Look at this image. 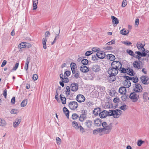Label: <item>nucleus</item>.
Wrapping results in <instances>:
<instances>
[{
    "label": "nucleus",
    "mask_w": 149,
    "mask_h": 149,
    "mask_svg": "<svg viewBox=\"0 0 149 149\" xmlns=\"http://www.w3.org/2000/svg\"><path fill=\"white\" fill-rule=\"evenodd\" d=\"M122 111L119 109L110 110L107 111L104 110L99 113V116L101 118H104L107 116H113L114 118H119L122 113Z\"/></svg>",
    "instance_id": "f257e3e1"
},
{
    "label": "nucleus",
    "mask_w": 149,
    "mask_h": 149,
    "mask_svg": "<svg viewBox=\"0 0 149 149\" xmlns=\"http://www.w3.org/2000/svg\"><path fill=\"white\" fill-rule=\"evenodd\" d=\"M102 126L103 127L104 133L105 134H109L113 128V125L111 123L108 124L105 122L102 123Z\"/></svg>",
    "instance_id": "f03ea898"
},
{
    "label": "nucleus",
    "mask_w": 149,
    "mask_h": 149,
    "mask_svg": "<svg viewBox=\"0 0 149 149\" xmlns=\"http://www.w3.org/2000/svg\"><path fill=\"white\" fill-rule=\"evenodd\" d=\"M122 64L118 61H113L111 63V67L116 69L117 70H119L122 67Z\"/></svg>",
    "instance_id": "7ed1b4c3"
},
{
    "label": "nucleus",
    "mask_w": 149,
    "mask_h": 149,
    "mask_svg": "<svg viewBox=\"0 0 149 149\" xmlns=\"http://www.w3.org/2000/svg\"><path fill=\"white\" fill-rule=\"evenodd\" d=\"M139 95L136 92L131 93L129 96V97L133 102H136L139 98Z\"/></svg>",
    "instance_id": "20e7f679"
},
{
    "label": "nucleus",
    "mask_w": 149,
    "mask_h": 149,
    "mask_svg": "<svg viewBox=\"0 0 149 149\" xmlns=\"http://www.w3.org/2000/svg\"><path fill=\"white\" fill-rule=\"evenodd\" d=\"M118 72V70L113 67L109 68L108 70V72L109 75H116Z\"/></svg>",
    "instance_id": "39448f33"
},
{
    "label": "nucleus",
    "mask_w": 149,
    "mask_h": 149,
    "mask_svg": "<svg viewBox=\"0 0 149 149\" xmlns=\"http://www.w3.org/2000/svg\"><path fill=\"white\" fill-rule=\"evenodd\" d=\"M68 106L71 109L75 110L78 107V104L76 102L72 101L69 103Z\"/></svg>",
    "instance_id": "423d86ee"
},
{
    "label": "nucleus",
    "mask_w": 149,
    "mask_h": 149,
    "mask_svg": "<svg viewBox=\"0 0 149 149\" xmlns=\"http://www.w3.org/2000/svg\"><path fill=\"white\" fill-rule=\"evenodd\" d=\"M135 87L134 88L133 90L135 92H141L143 89L141 86L139 84H135Z\"/></svg>",
    "instance_id": "0eeeda50"
},
{
    "label": "nucleus",
    "mask_w": 149,
    "mask_h": 149,
    "mask_svg": "<svg viewBox=\"0 0 149 149\" xmlns=\"http://www.w3.org/2000/svg\"><path fill=\"white\" fill-rule=\"evenodd\" d=\"M76 99L78 102H82L85 101V97L83 95L79 94L77 96Z\"/></svg>",
    "instance_id": "6e6552de"
},
{
    "label": "nucleus",
    "mask_w": 149,
    "mask_h": 149,
    "mask_svg": "<svg viewBox=\"0 0 149 149\" xmlns=\"http://www.w3.org/2000/svg\"><path fill=\"white\" fill-rule=\"evenodd\" d=\"M79 85L77 83H72L70 86V88L72 91L76 92L78 89Z\"/></svg>",
    "instance_id": "1a4fd4ad"
},
{
    "label": "nucleus",
    "mask_w": 149,
    "mask_h": 149,
    "mask_svg": "<svg viewBox=\"0 0 149 149\" xmlns=\"http://www.w3.org/2000/svg\"><path fill=\"white\" fill-rule=\"evenodd\" d=\"M96 55L97 57L100 59H103L105 57V54L102 51L97 52Z\"/></svg>",
    "instance_id": "9d476101"
},
{
    "label": "nucleus",
    "mask_w": 149,
    "mask_h": 149,
    "mask_svg": "<svg viewBox=\"0 0 149 149\" xmlns=\"http://www.w3.org/2000/svg\"><path fill=\"white\" fill-rule=\"evenodd\" d=\"M111 18L112 20L113 26H116L119 23V20L118 19L113 16H111Z\"/></svg>",
    "instance_id": "9b49d317"
},
{
    "label": "nucleus",
    "mask_w": 149,
    "mask_h": 149,
    "mask_svg": "<svg viewBox=\"0 0 149 149\" xmlns=\"http://www.w3.org/2000/svg\"><path fill=\"white\" fill-rule=\"evenodd\" d=\"M91 68V69L95 72H98L100 70V66L97 64L93 65Z\"/></svg>",
    "instance_id": "f8f14e48"
},
{
    "label": "nucleus",
    "mask_w": 149,
    "mask_h": 149,
    "mask_svg": "<svg viewBox=\"0 0 149 149\" xmlns=\"http://www.w3.org/2000/svg\"><path fill=\"white\" fill-rule=\"evenodd\" d=\"M21 121V118H17L15 121V122H13V125L14 127H16L18 125H19Z\"/></svg>",
    "instance_id": "ddd939ff"
},
{
    "label": "nucleus",
    "mask_w": 149,
    "mask_h": 149,
    "mask_svg": "<svg viewBox=\"0 0 149 149\" xmlns=\"http://www.w3.org/2000/svg\"><path fill=\"white\" fill-rule=\"evenodd\" d=\"M94 125L95 126L99 127L102 125L101 120L100 119H96L94 121Z\"/></svg>",
    "instance_id": "4468645a"
},
{
    "label": "nucleus",
    "mask_w": 149,
    "mask_h": 149,
    "mask_svg": "<svg viewBox=\"0 0 149 149\" xmlns=\"http://www.w3.org/2000/svg\"><path fill=\"white\" fill-rule=\"evenodd\" d=\"M80 70L83 72H86L89 71V70L86 66L82 65L80 67Z\"/></svg>",
    "instance_id": "2eb2a0df"
},
{
    "label": "nucleus",
    "mask_w": 149,
    "mask_h": 149,
    "mask_svg": "<svg viewBox=\"0 0 149 149\" xmlns=\"http://www.w3.org/2000/svg\"><path fill=\"white\" fill-rule=\"evenodd\" d=\"M119 92L121 94L125 95L126 93V89L125 87H120L119 90Z\"/></svg>",
    "instance_id": "dca6fc26"
},
{
    "label": "nucleus",
    "mask_w": 149,
    "mask_h": 149,
    "mask_svg": "<svg viewBox=\"0 0 149 149\" xmlns=\"http://www.w3.org/2000/svg\"><path fill=\"white\" fill-rule=\"evenodd\" d=\"M72 72V73L74 74V77L77 79L79 77L80 74L79 71L77 70H74Z\"/></svg>",
    "instance_id": "f3484780"
},
{
    "label": "nucleus",
    "mask_w": 149,
    "mask_h": 149,
    "mask_svg": "<svg viewBox=\"0 0 149 149\" xmlns=\"http://www.w3.org/2000/svg\"><path fill=\"white\" fill-rule=\"evenodd\" d=\"M124 85L125 88H128L131 85V83L130 81L125 80L124 81Z\"/></svg>",
    "instance_id": "a211bd4d"
},
{
    "label": "nucleus",
    "mask_w": 149,
    "mask_h": 149,
    "mask_svg": "<svg viewBox=\"0 0 149 149\" xmlns=\"http://www.w3.org/2000/svg\"><path fill=\"white\" fill-rule=\"evenodd\" d=\"M133 66L134 68L138 69L141 68L140 63L138 62L137 61H135L134 62Z\"/></svg>",
    "instance_id": "6ab92c4d"
},
{
    "label": "nucleus",
    "mask_w": 149,
    "mask_h": 149,
    "mask_svg": "<svg viewBox=\"0 0 149 149\" xmlns=\"http://www.w3.org/2000/svg\"><path fill=\"white\" fill-rule=\"evenodd\" d=\"M107 58L110 61H113L115 59V56L111 54H108L107 55Z\"/></svg>",
    "instance_id": "aec40b11"
},
{
    "label": "nucleus",
    "mask_w": 149,
    "mask_h": 149,
    "mask_svg": "<svg viewBox=\"0 0 149 149\" xmlns=\"http://www.w3.org/2000/svg\"><path fill=\"white\" fill-rule=\"evenodd\" d=\"M84 112L80 116L79 118V120L81 122L83 121L86 118V115L85 114Z\"/></svg>",
    "instance_id": "412c9836"
},
{
    "label": "nucleus",
    "mask_w": 149,
    "mask_h": 149,
    "mask_svg": "<svg viewBox=\"0 0 149 149\" xmlns=\"http://www.w3.org/2000/svg\"><path fill=\"white\" fill-rule=\"evenodd\" d=\"M6 121L3 119L0 118V126L4 127L6 125Z\"/></svg>",
    "instance_id": "4be33fe9"
},
{
    "label": "nucleus",
    "mask_w": 149,
    "mask_h": 149,
    "mask_svg": "<svg viewBox=\"0 0 149 149\" xmlns=\"http://www.w3.org/2000/svg\"><path fill=\"white\" fill-rule=\"evenodd\" d=\"M147 77L146 76H142L141 77V80L142 83L144 84H147Z\"/></svg>",
    "instance_id": "5701e85b"
},
{
    "label": "nucleus",
    "mask_w": 149,
    "mask_h": 149,
    "mask_svg": "<svg viewBox=\"0 0 149 149\" xmlns=\"http://www.w3.org/2000/svg\"><path fill=\"white\" fill-rule=\"evenodd\" d=\"M92 122L89 120L86 121L85 123V125L88 128H90L92 125Z\"/></svg>",
    "instance_id": "b1692460"
},
{
    "label": "nucleus",
    "mask_w": 149,
    "mask_h": 149,
    "mask_svg": "<svg viewBox=\"0 0 149 149\" xmlns=\"http://www.w3.org/2000/svg\"><path fill=\"white\" fill-rule=\"evenodd\" d=\"M100 111V108H96L94 109L93 111V114L95 116H97L99 113V111Z\"/></svg>",
    "instance_id": "393cba45"
},
{
    "label": "nucleus",
    "mask_w": 149,
    "mask_h": 149,
    "mask_svg": "<svg viewBox=\"0 0 149 149\" xmlns=\"http://www.w3.org/2000/svg\"><path fill=\"white\" fill-rule=\"evenodd\" d=\"M63 111L64 113L65 114L67 117L69 118V111L68 109L65 107H64L63 108Z\"/></svg>",
    "instance_id": "a878e982"
},
{
    "label": "nucleus",
    "mask_w": 149,
    "mask_h": 149,
    "mask_svg": "<svg viewBox=\"0 0 149 149\" xmlns=\"http://www.w3.org/2000/svg\"><path fill=\"white\" fill-rule=\"evenodd\" d=\"M63 95L61 94L60 95V98L62 101V103L63 104H65L66 103V99L65 97H63Z\"/></svg>",
    "instance_id": "bb28decb"
},
{
    "label": "nucleus",
    "mask_w": 149,
    "mask_h": 149,
    "mask_svg": "<svg viewBox=\"0 0 149 149\" xmlns=\"http://www.w3.org/2000/svg\"><path fill=\"white\" fill-rule=\"evenodd\" d=\"M38 3V0H33V10H35L37 8V5Z\"/></svg>",
    "instance_id": "cd10ccee"
},
{
    "label": "nucleus",
    "mask_w": 149,
    "mask_h": 149,
    "mask_svg": "<svg viewBox=\"0 0 149 149\" xmlns=\"http://www.w3.org/2000/svg\"><path fill=\"white\" fill-rule=\"evenodd\" d=\"M136 46L139 49H143L142 50V51L145 50V49L143 47L144 46H143L141 43H137Z\"/></svg>",
    "instance_id": "c85d7f7f"
},
{
    "label": "nucleus",
    "mask_w": 149,
    "mask_h": 149,
    "mask_svg": "<svg viewBox=\"0 0 149 149\" xmlns=\"http://www.w3.org/2000/svg\"><path fill=\"white\" fill-rule=\"evenodd\" d=\"M128 71H127V74L130 76H134V73L132 69L128 68Z\"/></svg>",
    "instance_id": "c756f323"
},
{
    "label": "nucleus",
    "mask_w": 149,
    "mask_h": 149,
    "mask_svg": "<svg viewBox=\"0 0 149 149\" xmlns=\"http://www.w3.org/2000/svg\"><path fill=\"white\" fill-rule=\"evenodd\" d=\"M70 67L72 72L76 70V65L74 63H72L70 64Z\"/></svg>",
    "instance_id": "7c9ffc66"
},
{
    "label": "nucleus",
    "mask_w": 149,
    "mask_h": 149,
    "mask_svg": "<svg viewBox=\"0 0 149 149\" xmlns=\"http://www.w3.org/2000/svg\"><path fill=\"white\" fill-rule=\"evenodd\" d=\"M73 127L76 129L78 130L79 129V126L78 123L75 121H73L72 123Z\"/></svg>",
    "instance_id": "2f4dec72"
},
{
    "label": "nucleus",
    "mask_w": 149,
    "mask_h": 149,
    "mask_svg": "<svg viewBox=\"0 0 149 149\" xmlns=\"http://www.w3.org/2000/svg\"><path fill=\"white\" fill-rule=\"evenodd\" d=\"M128 68H127L126 69L124 68H121L119 70L120 71V72L122 73H127V71H128Z\"/></svg>",
    "instance_id": "473e14b6"
},
{
    "label": "nucleus",
    "mask_w": 149,
    "mask_h": 149,
    "mask_svg": "<svg viewBox=\"0 0 149 149\" xmlns=\"http://www.w3.org/2000/svg\"><path fill=\"white\" fill-rule=\"evenodd\" d=\"M129 32V31H128L127 32V31L124 29H122L120 31V33L124 35H125L128 34Z\"/></svg>",
    "instance_id": "72a5a7b5"
},
{
    "label": "nucleus",
    "mask_w": 149,
    "mask_h": 149,
    "mask_svg": "<svg viewBox=\"0 0 149 149\" xmlns=\"http://www.w3.org/2000/svg\"><path fill=\"white\" fill-rule=\"evenodd\" d=\"M42 41L43 47L44 49H46L47 48L46 45L47 39L46 38H43L42 39Z\"/></svg>",
    "instance_id": "f704fd0d"
},
{
    "label": "nucleus",
    "mask_w": 149,
    "mask_h": 149,
    "mask_svg": "<svg viewBox=\"0 0 149 149\" xmlns=\"http://www.w3.org/2000/svg\"><path fill=\"white\" fill-rule=\"evenodd\" d=\"M27 103V99H25L23 100L21 104V106L22 107H24L25 106Z\"/></svg>",
    "instance_id": "c9c22d12"
},
{
    "label": "nucleus",
    "mask_w": 149,
    "mask_h": 149,
    "mask_svg": "<svg viewBox=\"0 0 149 149\" xmlns=\"http://www.w3.org/2000/svg\"><path fill=\"white\" fill-rule=\"evenodd\" d=\"M116 75L111 76L110 75L109 77L110 78L109 79L110 82H113L115 80L116 78L115 77Z\"/></svg>",
    "instance_id": "e433bc0d"
},
{
    "label": "nucleus",
    "mask_w": 149,
    "mask_h": 149,
    "mask_svg": "<svg viewBox=\"0 0 149 149\" xmlns=\"http://www.w3.org/2000/svg\"><path fill=\"white\" fill-rule=\"evenodd\" d=\"M25 42H23L20 43L19 45V48L20 49L26 48H25Z\"/></svg>",
    "instance_id": "4c0bfd02"
},
{
    "label": "nucleus",
    "mask_w": 149,
    "mask_h": 149,
    "mask_svg": "<svg viewBox=\"0 0 149 149\" xmlns=\"http://www.w3.org/2000/svg\"><path fill=\"white\" fill-rule=\"evenodd\" d=\"M127 52L130 55L134 57V53L131 50L127 49L126 50Z\"/></svg>",
    "instance_id": "58836bf2"
},
{
    "label": "nucleus",
    "mask_w": 149,
    "mask_h": 149,
    "mask_svg": "<svg viewBox=\"0 0 149 149\" xmlns=\"http://www.w3.org/2000/svg\"><path fill=\"white\" fill-rule=\"evenodd\" d=\"M65 94L67 95H68L70 94V89L69 86H67L66 87Z\"/></svg>",
    "instance_id": "ea45409f"
},
{
    "label": "nucleus",
    "mask_w": 149,
    "mask_h": 149,
    "mask_svg": "<svg viewBox=\"0 0 149 149\" xmlns=\"http://www.w3.org/2000/svg\"><path fill=\"white\" fill-rule=\"evenodd\" d=\"M81 63L83 65H86L88 64V61L87 59H84L83 60H81Z\"/></svg>",
    "instance_id": "a19ab883"
},
{
    "label": "nucleus",
    "mask_w": 149,
    "mask_h": 149,
    "mask_svg": "<svg viewBox=\"0 0 149 149\" xmlns=\"http://www.w3.org/2000/svg\"><path fill=\"white\" fill-rule=\"evenodd\" d=\"M98 58L97 57L96 54L92 55V59L94 61L96 60H97Z\"/></svg>",
    "instance_id": "79ce46f5"
},
{
    "label": "nucleus",
    "mask_w": 149,
    "mask_h": 149,
    "mask_svg": "<svg viewBox=\"0 0 149 149\" xmlns=\"http://www.w3.org/2000/svg\"><path fill=\"white\" fill-rule=\"evenodd\" d=\"M62 81L65 83H67L69 81V80L67 77L64 76L63 79Z\"/></svg>",
    "instance_id": "37998d69"
},
{
    "label": "nucleus",
    "mask_w": 149,
    "mask_h": 149,
    "mask_svg": "<svg viewBox=\"0 0 149 149\" xmlns=\"http://www.w3.org/2000/svg\"><path fill=\"white\" fill-rule=\"evenodd\" d=\"M19 63H17L15 66H14L12 69V71H15V70H16L17 69V68L18 67V66H19Z\"/></svg>",
    "instance_id": "c03bdc74"
},
{
    "label": "nucleus",
    "mask_w": 149,
    "mask_h": 149,
    "mask_svg": "<svg viewBox=\"0 0 149 149\" xmlns=\"http://www.w3.org/2000/svg\"><path fill=\"white\" fill-rule=\"evenodd\" d=\"M144 142V141H143L141 140H139L138 141L137 143V145L139 146H141L142 144H143V143Z\"/></svg>",
    "instance_id": "a18cd8bd"
},
{
    "label": "nucleus",
    "mask_w": 149,
    "mask_h": 149,
    "mask_svg": "<svg viewBox=\"0 0 149 149\" xmlns=\"http://www.w3.org/2000/svg\"><path fill=\"white\" fill-rule=\"evenodd\" d=\"M78 117V115L76 113H74L72 115V118L73 120L76 119Z\"/></svg>",
    "instance_id": "49530a36"
},
{
    "label": "nucleus",
    "mask_w": 149,
    "mask_h": 149,
    "mask_svg": "<svg viewBox=\"0 0 149 149\" xmlns=\"http://www.w3.org/2000/svg\"><path fill=\"white\" fill-rule=\"evenodd\" d=\"M98 90L101 92L104 91L105 90V88L103 86H99L98 88Z\"/></svg>",
    "instance_id": "de8ad7c7"
},
{
    "label": "nucleus",
    "mask_w": 149,
    "mask_h": 149,
    "mask_svg": "<svg viewBox=\"0 0 149 149\" xmlns=\"http://www.w3.org/2000/svg\"><path fill=\"white\" fill-rule=\"evenodd\" d=\"M127 4V1L126 0H123V1L122 6L123 7H125Z\"/></svg>",
    "instance_id": "09e8293b"
},
{
    "label": "nucleus",
    "mask_w": 149,
    "mask_h": 149,
    "mask_svg": "<svg viewBox=\"0 0 149 149\" xmlns=\"http://www.w3.org/2000/svg\"><path fill=\"white\" fill-rule=\"evenodd\" d=\"M138 79L137 77H136L135 78L134 77H132V81L134 83H136L138 82Z\"/></svg>",
    "instance_id": "8fccbe9b"
},
{
    "label": "nucleus",
    "mask_w": 149,
    "mask_h": 149,
    "mask_svg": "<svg viewBox=\"0 0 149 149\" xmlns=\"http://www.w3.org/2000/svg\"><path fill=\"white\" fill-rule=\"evenodd\" d=\"M119 98L118 97H116L114 98L113 99V101L115 103H118L119 101Z\"/></svg>",
    "instance_id": "3c124183"
},
{
    "label": "nucleus",
    "mask_w": 149,
    "mask_h": 149,
    "mask_svg": "<svg viewBox=\"0 0 149 149\" xmlns=\"http://www.w3.org/2000/svg\"><path fill=\"white\" fill-rule=\"evenodd\" d=\"M17 112V109H13L10 111V113L12 114H15Z\"/></svg>",
    "instance_id": "603ef678"
},
{
    "label": "nucleus",
    "mask_w": 149,
    "mask_h": 149,
    "mask_svg": "<svg viewBox=\"0 0 149 149\" xmlns=\"http://www.w3.org/2000/svg\"><path fill=\"white\" fill-rule=\"evenodd\" d=\"M123 43L127 46L130 45L132 44V43L131 42H129V41H124L123 42Z\"/></svg>",
    "instance_id": "864d4df0"
},
{
    "label": "nucleus",
    "mask_w": 149,
    "mask_h": 149,
    "mask_svg": "<svg viewBox=\"0 0 149 149\" xmlns=\"http://www.w3.org/2000/svg\"><path fill=\"white\" fill-rule=\"evenodd\" d=\"M38 77V75L36 74H33L32 78L34 81H35L37 79Z\"/></svg>",
    "instance_id": "5fc2aeb1"
},
{
    "label": "nucleus",
    "mask_w": 149,
    "mask_h": 149,
    "mask_svg": "<svg viewBox=\"0 0 149 149\" xmlns=\"http://www.w3.org/2000/svg\"><path fill=\"white\" fill-rule=\"evenodd\" d=\"M56 140L57 142V143L58 144H60V142L61 141V139L59 137H56Z\"/></svg>",
    "instance_id": "6e6d98bb"
},
{
    "label": "nucleus",
    "mask_w": 149,
    "mask_h": 149,
    "mask_svg": "<svg viewBox=\"0 0 149 149\" xmlns=\"http://www.w3.org/2000/svg\"><path fill=\"white\" fill-rule=\"evenodd\" d=\"M121 98L123 101H125L127 98V97L126 95V94H125L124 95L121 97Z\"/></svg>",
    "instance_id": "4d7b16f0"
},
{
    "label": "nucleus",
    "mask_w": 149,
    "mask_h": 149,
    "mask_svg": "<svg viewBox=\"0 0 149 149\" xmlns=\"http://www.w3.org/2000/svg\"><path fill=\"white\" fill-rule=\"evenodd\" d=\"M79 129L80 132L82 133H83L84 132V129L80 125L79 126Z\"/></svg>",
    "instance_id": "13d9d810"
},
{
    "label": "nucleus",
    "mask_w": 149,
    "mask_h": 149,
    "mask_svg": "<svg viewBox=\"0 0 149 149\" xmlns=\"http://www.w3.org/2000/svg\"><path fill=\"white\" fill-rule=\"evenodd\" d=\"M104 49L106 50H111L113 49V48L111 46H107V47H104Z\"/></svg>",
    "instance_id": "bf43d9fd"
},
{
    "label": "nucleus",
    "mask_w": 149,
    "mask_h": 149,
    "mask_svg": "<svg viewBox=\"0 0 149 149\" xmlns=\"http://www.w3.org/2000/svg\"><path fill=\"white\" fill-rule=\"evenodd\" d=\"M25 48H29L31 47V45L29 43L25 42Z\"/></svg>",
    "instance_id": "052dcab7"
},
{
    "label": "nucleus",
    "mask_w": 149,
    "mask_h": 149,
    "mask_svg": "<svg viewBox=\"0 0 149 149\" xmlns=\"http://www.w3.org/2000/svg\"><path fill=\"white\" fill-rule=\"evenodd\" d=\"M92 54V52L91 51H88L85 53V55L86 56H89Z\"/></svg>",
    "instance_id": "680f3d73"
},
{
    "label": "nucleus",
    "mask_w": 149,
    "mask_h": 149,
    "mask_svg": "<svg viewBox=\"0 0 149 149\" xmlns=\"http://www.w3.org/2000/svg\"><path fill=\"white\" fill-rule=\"evenodd\" d=\"M15 97H13L12 98L11 100V103L12 104H14L15 103Z\"/></svg>",
    "instance_id": "e2e57ef3"
},
{
    "label": "nucleus",
    "mask_w": 149,
    "mask_h": 149,
    "mask_svg": "<svg viewBox=\"0 0 149 149\" xmlns=\"http://www.w3.org/2000/svg\"><path fill=\"white\" fill-rule=\"evenodd\" d=\"M127 106L126 105H124L122 106H121L120 108L122 110H124L125 109H126L127 108H126Z\"/></svg>",
    "instance_id": "0e129e2a"
},
{
    "label": "nucleus",
    "mask_w": 149,
    "mask_h": 149,
    "mask_svg": "<svg viewBox=\"0 0 149 149\" xmlns=\"http://www.w3.org/2000/svg\"><path fill=\"white\" fill-rule=\"evenodd\" d=\"M64 74L67 77H68L70 75V72L69 71H67L65 72Z\"/></svg>",
    "instance_id": "69168bd1"
},
{
    "label": "nucleus",
    "mask_w": 149,
    "mask_h": 149,
    "mask_svg": "<svg viewBox=\"0 0 149 149\" xmlns=\"http://www.w3.org/2000/svg\"><path fill=\"white\" fill-rule=\"evenodd\" d=\"M3 95L5 98H6L7 95V90L6 89H5L3 92Z\"/></svg>",
    "instance_id": "338daca9"
},
{
    "label": "nucleus",
    "mask_w": 149,
    "mask_h": 149,
    "mask_svg": "<svg viewBox=\"0 0 149 149\" xmlns=\"http://www.w3.org/2000/svg\"><path fill=\"white\" fill-rule=\"evenodd\" d=\"M141 52L139 51L136 52L135 53L139 55L138 56V59H139L141 57Z\"/></svg>",
    "instance_id": "774afa93"
}]
</instances>
